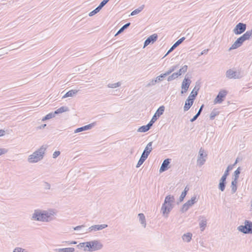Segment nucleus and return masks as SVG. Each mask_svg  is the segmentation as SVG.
Returning <instances> with one entry per match:
<instances>
[{"label": "nucleus", "instance_id": "39", "mask_svg": "<svg viewBox=\"0 0 252 252\" xmlns=\"http://www.w3.org/2000/svg\"><path fill=\"white\" fill-rule=\"evenodd\" d=\"M86 244L87 242L80 243L77 246L79 249L84 248V251H88V248Z\"/></svg>", "mask_w": 252, "mask_h": 252}, {"label": "nucleus", "instance_id": "20", "mask_svg": "<svg viewBox=\"0 0 252 252\" xmlns=\"http://www.w3.org/2000/svg\"><path fill=\"white\" fill-rule=\"evenodd\" d=\"M200 89L199 86H195L192 91H191L190 94H189V96L195 99L197 95L198 94V92Z\"/></svg>", "mask_w": 252, "mask_h": 252}, {"label": "nucleus", "instance_id": "4", "mask_svg": "<svg viewBox=\"0 0 252 252\" xmlns=\"http://www.w3.org/2000/svg\"><path fill=\"white\" fill-rule=\"evenodd\" d=\"M152 144L153 142H150L147 145L136 166L137 168L139 167L147 158L148 156L153 150Z\"/></svg>", "mask_w": 252, "mask_h": 252}, {"label": "nucleus", "instance_id": "52", "mask_svg": "<svg viewBox=\"0 0 252 252\" xmlns=\"http://www.w3.org/2000/svg\"><path fill=\"white\" fill-rule=\"evenodd\" d=\"M157 82V80H152L147 85V86H150L151 85H154Z\"/></svg>", "mask_w": 252, "mask_h": 252}, {"label": "nucleus", "instance_id": "48", "mask_svg": "<svg viewBox=\"0 0 252 252\" xmlns=\"http://www.w3.org/2000/svg\"><path fill=\"white\" fill-rule=\"evenodd\" d=\"M60 154H61V152L59 151L54 152L53 154V158H56L60 155Z\"/></svg>", "mask_w": 252, "mask_h": 252}, {"label": "nucleus", "instance_id": "42", "mask_svg": "<svg viewBox=\"0 0 252 252\" xmlns=\"http://www.w3.org/2000/svg\"><path fill=\"white\" fill-rule=\"evenodd\" d=\"M165 107L164 106H160L157 110L156 113L157 114H159V115H161L163 114L164 111Z\"/></svg>", "mask_w": 252, "mask_h": 252}, {"label": "nucleus", "instance_id": "51", "mask_svg": "<svg viewBox=\"0 0 252 252\" xmlns=\"http://www.w3.org/2000/svg\"><path fill=\"white\" fill-rule=\"evenodd\" d=\"M50 184L47 182L44 183V189H50Z\"/></svg>", "mask_w": 252, "mask_h": 252}, {"label": "nucleus", "instance_id": "1", "mask_svg": "<svg viewBox=\"0 0 252 252\" xmlns=\"http://www.w3.org/2000/svg\"><path fill=\"white\" fill-rule=\"evenodd\" d=\"M55 212L52 210L41 211L35 210L32 215V220L42 222H49L54 220Z\"/></svg>", "mask_w": 252, "mask_h": 252}, {"label": "nucleus", "instance_id": "53", "mask_svg": "<svg viewBox=\"0 0 252 252\" xmlns=\"http://www.w3.org/2000/svg\"><path fill=\"white\" fill-rule=\"evenodd\" d=\"M109 1V0H103L100 2V4L101 5V6L103 7Z\"/></svg>", "mask_w": 252, "mask_h": 252}, {"label": "nucleus", "instance_id": "55", "mask_svg": "<svg viewBox=\"0 0 252 252\" xmlns=\"http://www.w3.org/2000/svg\"><path fill=\"white\" fill-rule=\"evenodd\" d=\"M198 117H199L198 115H197V114H196L195 115H194V116H193V117L192 119H191L190 120V121L191 122H193L194 121H195L197 119V118H198Z\"/></svg>", "mask_w": 252, "mask_h": 252}, {"label": "nucleus", "instance_id": "44", "mask_svg": "<svg viewBox=\"0 0 252 252\" xmlns=\"http://www.w3.org/2000/svg\"><path fill=\"white\" fill-rule=\"evenodd\" d=\"M233 166L232 165H229L227 166L226 169L225 170V171H224V174L228 175L229 174V171L232 170V168H233Z\"/></svg>", "mask_w": 252, "mask_h": 252}, {"label": "nucleus", "instance_id": "61", "mask_svg": "<svg viewBox=\"0 0 252 252\" xmlns=\"http://www.w3.org/2000/svg\"><path fill=\"white\" fill-rule=\"evenodd\" d=\"M102 7H103L101 6V5L99 4V5L95 9L98 12L102 9Z\"/></svg>", "mask_w": 252, "mask_h": 252}, {"label": "nucleus", "instance_id": "25", "mask_svg": "<svg viewBox=\"0 0 252 252\" xmlns=\"http://www.w3.org/2000/svg\"><path fill=\"white\" fill-rule=\"evenodd\" d=\"M191 237H192V234L189 232L184 234L182 236V239H183V241L187 242H189L191 239Z\"/></svg>", "mask_w": 252, "mask_h": 252}, {"label": "nucleus", "instance_id": "11", "mask_svg": "<svg viewBox=\"0 0 252 252\" xmlns=\"http://www.w3.org/2000/svg\"><path fill=\"white\" fill-rule=\"evenodd\" d=\"M227 94V92L225 90H220L218 94L217 97L214 99V103H221L224 98L225 97Z\"/></svg>", "mask_w": 252, "mask_h": 252}, {"label": "nucleus", "instance_id": "54", "mask_svg": "<svg viewBox=\"0 0 252 252\" xmlns=\"http://www.w3.org/2000/svg\"><path fill=\"white\" fill-rule=\"evenodd\" d=\"M204 106V104H202L201 106V107H200L198 112L197 113V114L199 116H200V114H201V112H202V111L203 110V108Z\"/></svg>", "mask_w": 252, "mask_h": 252}, {"label": "nucleus", "instance_id": "30", "mask_svg": "<svg viewBox=\"0 0 252 252\" xmlns=\"http://www.w3.org/2000/svg\"><path fill=\"white\" fill-rule=\"evenodd\" d=\"M144 7H145V5L144 4L142 5L141 6L139 7L138 8H137V9H135L134 10H133V11H132L130 14V15L133 16V15H135L136 14L139 13L144 9Z\"/></svg>", "mask_w": 252, "mask_h": 252}, {"label": "nucleus", "instance_id": "37", "mask_svg": "<svg viewBox=\"0 0 252 252\" xmlns=\"http://www.w3.org/2000/svg\"><path fill=\"white\" fill-rule=\"evenodd\" d=\"M241 167H239L237 168V169L234 171V179L237 180L239 178V175L241 172Z\"/></svg>", "mask_w": 252, "mask_h": 252}, {"label": "nucleus", "instance_id": "60", "mask_svg": "<svg viewBox=\"0 0 252 252\" xmlns=\"http://www.w3.org/2000/svg\"><path fill=\"white\" fill-rule=\"evenodd\" d=\"M102 7H103L101 6V5L99 4V5L95 9L98 12L102 9Z\"/></svg>", "mask_w": 252, "mask_h": 252}, {"label": "nucleus", "instance_id": "29", "mask_svg": "<svg viewBox=\"0 0 252 252\" xmlns=\"http://www.w3.org/2000/svg\"><path fill=\"white\" fill-rule=\"evenodd\" d=\"M219 111L217 109H214L210 115V120H213L215 119V117L219 114Z\"/></svg>", "mask_w": 252, "mask_h": 252}, {"label": "nucleus", "instance_id": "27", "mask_svg": "<svg viewBox=\"0 0 252 252\" xmlns=\"http://www.w3.org/2000/svg\"><path fill=\"white\" fill-rule=\"evenodd\" d=\"M78 90H71L67 92L63 96V98H66L69 96H73L75 95L77 92Z\"/></svg>", "mask_w": 252, "mask_h": 252}, {"label": "nucleus", "instance_id": "32", "mask_svg": "<svg viewBox=\"0 0 252 252\" xmlns=\"http://www.w3.org/2000/svg\"><path fill=\"white\" fill-rule=\"evenodd\" d=\"M56 115V114H55V111L54 112L50 113L48 114L47 115H46L45 117H44L42 118V121H45L46 120H49L52 118L55 117Z\"/></svg>", "mask_w": 252, "mask_h": 252}, {"label": "nucleus", "instance_id": "50", "mask_svg": "<svg viewBox=\"0 0 252 252\" xmlns=\"http://www.w3.org/2000/svg\"><path fill=\"white\" fill-rule=\"evenodd\" d=\"M97 13H98V11L96 10V9H94V10L92 11L91 12L89 13V16L91 17V16L94 15L95 14H96Z\"/></svg>", "mask_w": 252, "mask_h": 252}, {"label": "nucleus", "instance_id": "9", "mask_svg": "<svg viewBox=\"0 0 252 252\" xmlns=\"http://www.w3.org/2000/svg\"><path fill=\"white\" fill-rule=\"evenodd\" d=\"M246 29L247 25L246 24L239 23L233 30V32L236 35L241 34L246 30Z\"/></svg>", "mask_w": 252, "mask_h": 252}, {"label": "nucleus", "instance_id": "22", "mask_svg": "<svg viewBox=\"0 0 252 252\" xmlns=\"http://www.w3.org/2000/svg\"><path fill=\"white\" fill-rule=\"evenodd\" d=\"M237 180L233 179L231 182V193L233 194L236 192L237 189Z\"/></svg>", "mask_w": 252, "mask_h": 252}, {"label": "nucleus", "instance_id": "5", "mask_svg": "<svg viewBox=\"0 0 252 252\" xmlns=\"http://www.w3.org/2000/svg\"><path fill=\"white\" fill-rule=\"evenodd\" d=\"M88 251L93 252L99 250L103 247V245L98 240L87 242Z\"/></svg>", "mask_w": 252, "mask_h": 252}, {"label": "nucleus", "instance_id": "14", "mask_svg": "<svg viewBox=\"0 0 252 252\" xmlns=\"http://www.w3.org/2000/svg\"><path fill=\"white\" fill-rule=\"evenodd\" d=\"M158 37V35L156 33L150 35L145 40L144 43V47H146L151 43H154L157 40Z\"/></svg>", "mask_w": 252, "mask_h": 252}, {"label": "nucleus", "instance_id": "3", "mask_svg": "<svg viewBox=\"0 0 252 252\" xmlns=\"http://www.w3.org/2000/svg\"><path fill=\"white\" fill-rule=\"evenodd\" d=\"M47 147V145H43L33 152L32 154L30 155L28 158L29 162L36 163L42 159Z\"/></svg>", "mask_w": 252, "mask_h": 252}, {"label": "nucleus", "instance_id": "26", "mask_svg": "<svg viewBox=\"0 0 252 252\" xmlns=\"http://www.w3.org/2000/svg\"><path fill=\"white\" fill-rule=\"evenodd\" d=\"M138 217L141 223L143 225L144 228L146 227V222L144 215L142 213H140L138 214Z\"/></svg>", "mask_w": 252, "mask_h": 252}, {"label": "nucleus", "instance_id": "15", "mask_svg": "<svg viewBox=\"0 0 252 252\" xmlns=\"http://www.w3.org/2000/svg\"><path fill=\"white\" fill-rule=\"evenodd\" d=\"M244 41H245L242 36L239 37L232 45L231 47L229 49V50L230 51L232 49H235L238 48L243 44Z\"/></svg>", "mask_w": 252, "mask_h": 252}, {"label": "nucleus", "instance_id": "18", "mask_svg": "<svg viewBox=\"0 0 252 252\" xmlns=\"http://www.w3.org/2000/svg\"><path fill=\"white\" fill-rule=\"evenodd\" d=\"M170 159L167 158L163 160L159 169L160 173L166 171L168 169V165L170 162Z\"/></svg>", "mask_w": 252, "mask_h": 252}, {"label": "nucleus", "instance_id": "43", "mask_svg": "<svg viewBox=\"0 0 252 252\" xmlns=\"http://www.w3.org/2000/svg\"><path fill=\"white\" fill-rule=\"evenodd\" d=\"M166 76H167V75L165 73H162L157 77L156 79L157 80V82H160L162 81L163 78H165Z\"/></svg>", "mask_w": 252, "mask_h": 252}, {"label": "nucleus", "instance_id": "13", "mask_svg": "<svg viewBox=\"0 0 252 252\" xmlns=\"http://www.w3.org/2000/svg\"><path fill=\"white\" fill-rule=\"evenodd\" d=\"M108 226L107 224H97L92 225L88 229L86 230V231H83L82 232L84 233H86L88 232H91L92 231H97L102 230L105 228H106Z\"/></svg>", "mask_w": 252, "mask_h": 252}, {"label": "nucleus", "instance_id": "31", "mask_svg": "<svg viewBox=\"0 0 252 252\" xmlns=\"http://www.w3.org/2000/svg\"><path fill=\"white\" fill-rule=\"evenodd\" d=\"M180 76V73H178L177 72H174L172 75L168 76V77L167 78V81L168 82L171 81L175 79L176 78H178Z\"/></svg>", "mask_w": 252, "mask_h": 252}, {"label": "nucleus", "instance_id": "57", "mask_svg": "<svg viewBox=\"0 0 252 252\" xmlns=\"http://www.w3.org/2000/svg\"><path fill=\"white\" fill-rule=\"evenodd\" d=\"M46 126V124H43L37 127V129H41L44 128Z\"/></svg>", "mask_w": 252, "mask_h": 252}, {"label": "nucleus", "instance_id": "58", "mask_svg": "<svg viewBox=\"0 0 252 252\" xmlns=\"http://www.w3.org/2000/svg\"><path fill=\"white\" fill-rule=\"evenodd\" d=\"M208 51H209V49L204 50L200 53V54L199 55V56H201L204 54H207V52H208Z\"/></svg>", "mask_w": 252, "mask_h": 252}, {"label": "nucleus", "instance_id": "56", "mask_svg": "<svg viewBox=\"0 0 252 252\" xmlns=\"http://www.w3.org/2000/svg\"><path fill=\"white\" fill-rule=\"evenodd\" d=\"M107 86L109 88H115V83H109Z\"/></svg>", "mask_w": 252, "mask_h": 252}, {"label": "nucleus", "instance_id": "21", "mask_svg": "<svg viewBox=\"0 0 252 252\" xmlns=\"http://www.w3.org/2000/svg\"><path fill=\"white\" fill-rule=\"evenodd\" d=\"M152 126L149 124H148L147 125L145 126H140L138 129V131L140 132H145L148 131L151 128Z\"/></svg>", "mask_w": 252, "mask_h": 252}, {"label": "nucleus", "instance_id": "24", "mask_svg": "<svg viewBox=\"0 0 252 252\" xmlns=\"http://www.w3.org/2000/svg\"><path fill=\"white\" fill-rule=\"evenodd\" d=\"M241 36L244 39L245 41L247 40H249L250 37L252 36V30L251 31H247Z\"/></svg>", "mask_w": 252, "mask_h": 252}, {"label": "nucleus", "instance_id": "35", "mask_svg": "<svg viewBox=\"0 0 252 252\" xmlns=\"http://www.w3.org/2000/svg\"><path fill=\"white\" fill-rule=\"evenodd\" d=\"M178 67H179V65L178 64L172 66L165 73L166 74L167 76L169 75L170 74H171L173 71H174L175 70H176Z\"/></svg>", "mask_w": 252, "mask_h": 252}, {"label": "nucleus", "instance_id": "45", "mask_svg": "<svg viewBox=\"0 0 252 252\" xmlns=\"http://www.w3.org/2000/svg\"><path fill=\"white\" fill-rule=\"evenodd\" d=\"M157 119H158L156 117V116L155 115H154L148 124H149L151 125V126H152L153 124L157 120Z\"/></svg>", "mask_w": 252, "mask_h": 252}, {"label": "nucleus", "instance_id": "7", "mask_svg": "<svg viewBox=\"0 0 252 252\" xmlns=\"http://www.w3.org/2000/svg\"><path fill=\"white\" fill-rule=\"evenodd\" d=\"M226 76L229 79H240L244 76V74L241 71H233L230 69L227 70Z\"/></svg>", "mask_w": 252, "mask_h": 252}, {"label": "nucleus", "instance_id": "16", "mask_svg": "<svg viewBox=\"0 0 252 252\" xmlns=\"http://www.w3.org/2000/svg\"><path fill=\"white\" fill-rule=\"evenodd\" d=\"M96 125L95 122H94L93 123L90 124L88 125H86L85 126L77 128L74 131V133H78L80 132H82L85 130H89L93 128Z\"/></svg>", "mask_w": 252, "mask_h": 252}, {"label": "nucleus", "instance_id": "41", "mask_svg": "<svg viewBox=\"0 0 252 252\" xmlns=\"http://www.w3.org/2000/svg\"><path fill=\"white\" fill-rule=\"evenodd\" d=\"M13 252H29V251L21 247H16L13 250Z\"/></svg>", "mask_w": 252, "mask_h": 252}, {"label": "nucleus", "instance_id": "2", "mask_svg": "<svg viewBox=\"0 0 252 252\" xmlns=\"http://www.w3.org/2000/svg\"><path fill=\"white\" fill-rule=\"evenodd\" d=\"M174 202L175 198L174 196L168 195L165 197L164 203L162 204L160 210V212L165 218L168 217L169 213L173 208Z\"/></svg>", "mask_w": 252, "mask_h": 252}, {"label": "nucleus", "instance_id": "17", "mask_svg": "<svg viewBox=\"0 0 252 252\" xmlns=\"http://www.w3.org/2000/svg\"><path fill=\"white\" fill-rule=\"evenodd\" d=\"M194 99L188 96V98L185 101V104L184 107V110L185 112L188 111L191 106L192 105L194 102Z\"/></svg>", "mask_w": 252, "mask_h": 252}, {"label": "nucleus", "instance_id": "28", "mask_svg": "<svg viewBox=\"0 0 252 252\" xmlns=\"http://www.w3.org/2000/svg\"><path fill=\"white\" fill-rule=\"evenodd\" d=\"M69 110V109L66 106H62L56 111H55V114H58L64 112H66Z\"/></svg>", "mask_w": 252, "mask_h": 252}, {"label": "nucleus", "instance_id": "34", "mask_svg": "<svg viewBox=\"0 0 252 252\" xmlns=\"http://www.w3.org/2000/svg\"><path fill=\"white\" fill-rule=\"evenodd\" d=\"M130 25V23H127L125 24L122 27L120 28V29L118 31L117 33L115 34V36L119 34L121 32H122L125 30Z\"/></svg>", "mask_w": 252, "mask_h": 252}, {"label": "nucleus", "instance_id": "47", "mask_svg": "<svg viewBox=\"0 0 252 252\" xmlns=\"http://www.w3.org/2000/svg\"><path fill=\"white\" fill-rule=\"evenodd\" d=\"M85 226H86L84 224L81 225H78V226L73 227V229L74 230H81L83 228H84Z\"/></svg>", "mask_w": 252, "mask_h": 252}, {"label": "nucleus", "instance_id": "6", "mask_svg": "<svg viewBox=\"0 0 252 252\" xmlns=\"http://www.w3.org/2000/svg\"><path fill=\"white\" fill-rule=\"evenodd\" d=\"M237 229L244 234H252V222L246 220L244 225H241L238 227Z\"/></svg>", "mask_w": 252, "mask_h": 252}, {"label": "nucleus", "instance_id": "8", "mask_svg": "<svg viewBox=\"0 0 252 252\" xmlns=\"http://www.w3.org/2000/svg\"><path fill=\"white\" fill-rule=\"evenodd\" d=\"M207 156V155L205 153V151L202 148H201L199 151L197 160V163L199 166H201L205 163L206 161L205 158H206Z\"/></svg>", "mask_w": 252, "mask_h": 252}, {"label": "nucleus", "instance_id": "63", "mask_svg": "<svg viewBox=\"0 0 252 252\" xmlns=\"http://www.w3.org/2000/svg\"><path fill=\"white\" fill-rule=\"evenodd\" d=\"M68 244H69V245L77 244V242L76 241H71L70 242H68Z\"/></svg>", "mask_w": 252, "mask_h": 252}, {"label": "nucleus", "instance_id": "23", "mask_svg": "<svg viewBox=\"0 0 252 252\" xmlns=\"http://www.w3.org/2000/svg\"><path fill=\"white\" fill-rule=\"evenodd\" d=\"M56 252H74L75 251L73 248H66L62 249H56L55 250Z\"/></svg>", "mask_w": 252, "mask_h": 252}, {"label": "nucleus", "instance_id": "49", "mask_svg": "<svg viewBox=\"0 0 252 252\" xmlns=\"http://www.w3.org/2000/svg\"><path fill=\"white\" fill-rule=\"evenodd\" d=\"M228 175L225 174H223V175H222V176L221 177V178L220 179V181H223V182H226V178H227V177L228 176Z\"/></svg>", "mask_w": 252, "mask_h": 252}, {"label": "nucleus", "instance_id": "19", "mask_svg": "<svg viewBox=\"0 0 252 252\" xmlns=\"http://www.w3.org/2000/svg\"><path fill=\"white\" fill-rule=\"evenodd\" d=\"M185 39V37H182V38H181L180 39H179V40H178L170 48V49L168 51V52H167V53L166 54V55H165L166 56L168 54H169L170 52H171L172 51H173L177 46H178L180 44H181Z\"/></svg>", "mask_w": 252, "mask_h": 252}, {"label": "nucleus", "instance_id": "36", "mask_svg": "<svg viewBox=\"0 0 252 252\" xmlns=\"http://www.w3.org/2000/svg\"><path fill=\"white\" fill-rule=\"evenodd\" d=\"M226 184V182L220 181L219 184V189L221 191H223L225 189Z\"/></svg>", "mask_w": 252, "mask_h": 252}, {"label": "nucleus", "instance_id": "46", "mask_svg": "<svg viewBox=\"0 0 252 252\" xmlns=\"http://www.w3.org/2000/svg\"><path fill=\"white\" fill-rule=\"evenodd\" d=\"M8 150L5 148H0V156L7 153Z\"/></svg>", "mask_w": 252, "mask_h": 252}, {"label": "nucleus", "instance_id": "62", "mask_svg": "<svg viewBox=\"0 0 252 252\" xmlns=\"http://www.w3.org/2000/svg\"><path fill=\"white\" fill-rule=\"evenodd\" d=\"M121 83L120 82L115 83V88L118 87L121 85Z\"/></svg>", "mask_w": 252, "mask_h": 252}, {"label": "nucleus", "instance_id": "64", "mask_svg": "<svg viewBox=\"0 0 252 252\" xmlns=\"http://www.w3.org/2000/svg\"><path fill=\"white\" fill-rule=\"evenodd\" d=\"M154 115H155L156 116V117L157 118V119L161 115H159V114H157V113H155V114H154Z\"/></svg>", "mask_w": 252, "mask_h": 252}, {"label": "nucleus", "instance_id": "12", "mask_svg": "<svg viewBox=\"0 0 252 252\" xmlns=\"http://www.w3.org/2000/svg\"><path fill=\"white\" fill-rule=\"evenodd\" d=\"M190 83L191 80L189 78H186L185 77V79L183 80L181 85V94H184V93H186L188 91Z\"/></svg>", "mask_w": 252, "mask_h": 252}, {"label": "nucleus", "instance_id": "38", "mask_svg": "<svg viewBox=\"0 0 252 252\" xmlns=\"http://www.w3.org/2000/svg\"><path fill=\"white\" fill-rule=\"evenodd\" d=\"M188 189H187V187L182 192L180 197H179V201L182 202L183 201L184 199L186 197L187 191Z\"/></svg>", "mask_w": 252, "mask_h": 252}, {"label": "nucleus", "instance_id": "59", "mask_svg": "<svg viewBox=\"0 0 252 252\" xmlns=\"http://www.w3.org/2000/svg\"><path fill=\"white\" fill-rule=\"evenodd\" d=\"M5 131L2 129L0 130V136H3L5 134Z\"/></svg>", "mask_w": 252, "mask_h": 252}, {"label": "nucleus", "instance_id": "10", "mask_svg": "<svg viewBox=\"0 0 252 252\" xmlns=\"http://www.w3.org/2000/svg\"><path fill=\"white\" fill-rule=\"evenodd\" d=\"M196 196H193L191 197L190 200H188L186 203H185L182 206L181 211L182 213H184L188 211L189 208L193 205L196 202Z\"/></svg>", "mask_w": 252, "mask_h": 252}, {"label": "nucleus", "instance_id": "33", "mask_svg": "<svg viewBox=\"0 0 252 252\" xmlns=\"http://www.w3.org/2000/svg\"><path fill=\"white\" fill-rule=\"evenodd\" d=\"M207 225V220L206 219L202 220L199 222V226L201 229V231H203L205 229Z\"/></svg>", "mask_w": 252, "mask_h": 252}, {"label": "nucleus", "instance_id": "40", "mask_svg": "<svg viewBox=\"0 0 252 252\" xmlns=\"http://www.w3.org/2000/svg\"><path fill=\"white\" fill-rule=\"evenodd\" d=\"M188 68V65H185L181 68H180L179 70L177 72L178 73H180V75H181L182 74L185 73L186 72H187Z\"/></svg>", "mask_w": 252, "mask_h": 252}]
</instances>
